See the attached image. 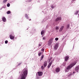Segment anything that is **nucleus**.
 Wrapping results in <instances>:
<instances>
[{
	"instance_id": "obj_1",
	"label": "nucleus",
	"mask_w": 79,
	"mask_h": 79,
	"mask_svg": "<svg viewBox=\"0 0 79 79\" xmlns=\"http://www.w3.org/2000/svg\"><path fill=\"white\" fill-rule=\"evenodd\" d=\"M27 67H26L22 71L21 75V78L20 79H25L27 75Z\"/></svg>"
},
{
	"instance_id": "obj_2",
	"label": "nucleus",
	"mask_w": 79,
	"mask_h": 79,
	"mask_svg": "<svg viewBox=\"0 0 79 79\" xmlns=\"http://www.w3.org/2000/svg\"><path fill=\"white\" fill-rule=\"evenodd\" d=\"M76 63H74L71 64L70 65L67 66L66 69H67V70L70 69H71V68H73V67L74 65H76Z\"/></svg>"
},
{
	"instance_id": "obj_3",
	"label": "nucleus",
	"mask_w": 79,
	"mask_h": 79,
	"mask_svg": "<svg viewBox=\"0 0 79 79\" xmlns=\"http://www.w3.org/2000/svg\"><path fill=\"white\" fill-rule=\"evenodd\" d=\"M61 17H58L55 20V21L56 22V21H60L61 20Z\"/></svg>"
},
{
	"instance_id": "obj_4",
	"label": "nucleus",
	"mask_w": 79,
	"mask_h": 79,
	"mask_svg": "<svg viewBox=\"0 0 79 79\" xmlns=\"http://www.w3.org/2000/svg\"><path fill=\"white\" fill-rule=\"evenodd\" d=\"M37 73L38 74L39 76H41L43 74V72H38Z\"/></svg>"
},
{
	"instance_id": "obj_5",
	"label": "nucleus",
	"mask_w": 79,
	"mask_h": 79,
	"mask_svg": "<svg viewBox=\"0 0 79 79\" xmlns=\"http://www.w3.org/2000/svg\"><path fill=\"white\" fill-rule=\"evenodd\" d=\"M53 42V39H51L49 40V43H48V45H50L52 44V42Z\"/></svg>"
},
{
	"instance_id": "obj_6",
	"label": "nucleus",
	"mask_w": 79,
	"mask_h": 79,
	"mask_svg": "<svg viewBox=\"0 0 79 79\" xmlns=\"http://www.w3.org/2000/svg\"><path fill=\"white\" fill-rule=\"evenodd\" d=\"M79 70V66H77L76 67L75 69V71H77V73H78V70Z\"/></svg>"
},
{
	"instance_id": "obj_7",
	"label": "nucleus",
	"mask_w": 79,
	"mask_h": 79,
	"mask_svg": "<svg viewBox=\"0 0 79 79\" xmlns=\"http://www.w3.org/2000/svg\"><path fill=\"white\" fill-rule=\"evenodd\" d=\"M60 71V69L59 68H56V69L55 71L56 73H59Z\"/></svg>"
},
{
	"instance_id": "obj_8",
	"label": "nucleus",
	"mask_w": 79,
	"mask_h": 79,
	"mask_svg": "<svg viewBox=\"0 0 79 79\" xmlns=\"http://www.w3.org/2000/svg\"><path fill=\"white\" fill-rule=\"evenodd\" d=\"M10 38L11 40H13L15 39V36H12V35H10Z\"/></svg>"
},
{
	"instance_id": "obj_9",
	"label": "nucleus",
	"mask_w": 79,
	"mask_h": 79,
	"mask_svg": "<svg viewBox=\"0 0 79 79\" xmlns=\"http://www.w3.org/2000/svg\"><path fill=\"white\" fill-rule=\"evenodd\" d=\"M69 56H66L65 57L64 60L65 61H67L68 60H69Z\"/></svg>"
},
{
	"instance_id": "obj_10",
	"label": "nucleus",
	"mask_w": 79,
	"mask_h": 79,
	"mask_svg": "<svg viewBox=\"0 0 79 79\" xmlns=\"http://www.w3.org/2000/svg\"><path fill=\"white\" fill-rule=\"evenodd\" d=\"M52 62L51 61L50 63H49L48 65V69L50 68V67L51 66V65H52Z\"/></svg>"
},
{
	"instance_id": "obj_11",
	"label": "nucleus",
	"mask_w": 79,
	"mask_h": 79,
	"mask_svg": "<svg viewBox=\"0 0 79 79\" xmlns=\"http://www.w3.org/2000/svg\"><path fill=\"white\" fill-rule=\"evenodd\" d=\"M44 67L45 68V67L47 66V61H45L44 63Z\"/></svg>"
},
{
	"instance_id": "obj_12",
	"label": "nucleus",
	"mask_w": 79,
	"mask_h": 79,
	"mask_svg": "<svg viewBox=\"0 0 79 79\" xmlns=\"http://www.w3.org/2000/svg\"><path fill=\"white\" fill-rule=\"evenodd\" d=\"M63 28H64V26H61V27L60 28L59 31H60V32H61V31H63Z\"/></svg>"
},
{
	"instance_id": "obj_13",
	"label": "nucleus",
	"mask_w": 79,
	"mask_h": 79,
	"mask_svg": "<svg viewBox=\"0 0 79 79\" xmlns=\"http://www.w3.org/2000/svg\"><path fill=\"white\" fill-rule=\"evenodd\" d=\"M58 45L56 44L54 46V48L55 50H56V49H57L58 48Z\"/></svg>"
},
{
	"instance_id": "obj_14",
	"label": "nucleus",
	"mask_w": 79,
	"mask_h": 79,
	"mask_svg": "<svg viewBox=\"0 0 79 79\" xmlns=\"http://www.w3.org/2000/svg\"><path fill=\"white\" fill-rule=\"evenodd\" d=\"M2 20L3 22H6V18L5 17H3L2 18Z\"/></svg>"
},
{
	"instance_id": "obj_15",
	"label": "nucleus",
	"mask_w": 79,
	"mask_h": 79,
	"mask_svg": "<svg viewBox=\"0 0 79 79\" xmlns=\"http://www.w3.org/2000/svg\"><path fill=\"white\" fill-rule=\"evenodd\" d=\"M60 29L59 27H56V31H58V29Z\"/></svg>"
},
{
	"instance_id": "obj_16",
	"label": "nucleus",
	"mask_w": 79,
	"mask_h": 79,
	"mask_svg": "<svg viewBox=\"0 0 79 79\" xmlns=\"http://www.w3.org/2000/svg\"><path fill=\"white\" fill-rule=\"evenodd\" d=\"M25 17L27 18V19H29V17L28 16V15L27 14L25 15Z\"/></svg>"
},
{
	"instance_id": "obj_17",
	"label": "nucleus",
	"mask_w": 79,
	"mask_h": 79,
	"mask_svg": "<svg viewBox=\"0 0 79 79\" xmlns=\"http://www.w3.org/2000/svg\"><path fill=\"white\" fill-rule=\"evenodd\" d=\"M44 55H42L40 61H41L42 60V59H43V58H44Z\"/></svg>"
},
{
	"instance_id": "obj_18",
	"label": "nucleus",
	"mask_w": 79,
	"mask_h": 79,
	"mask_svg": "<svg viewBox=\"0 0 79 79\" xmlns=\"http://www.w3.org/2000/svg\"><path fill=\"white\" fill-rule=\"evenodd\" d=\"M41 35H43L44 34V31H42L41 33Z\"/></svg>"
},
{
	"instance_id": "obj_19",
	"label": "nucleus",
	"mask_w": 79,
	"mask_h": 79,
	"mask_svg": "<svg viewBox=\"0 0 79 79\" xmlns=\"http://www.w3.org/2000/svg\"><path fill=\"white\" fill-rule=\"evenodd\" d=\"M42 45V44L41 43H40L38 45V47H40V46Z\"/></svg>"
},
{
	"instance_id": "obj_20",
	"label": "nucleus",
	"mask_w": 79,
	"mask_h": 79,
	"mask_svg": "<svg viewBox=\"0 0 79 79\" xmlns=\"http://www.w3.org/2000/svg\"><path fill=\"white\" fill-rule=\"evenodd\" d=\"M78 13H79V11L78 10L77 11L75 14V15H77Z\"/></svg>"
},
{
	"instance_id": "obj_21",
	"label": "nucleus",
	"mask_w": 79,
	"mask_h": 79,
	"mask_svg": "<svg viewBox=\"0 0 79 79\" xmlns=\"http://www.w3.org/2000/svg\"><path fill=\"white\" fill-rule=\"evenodd\" d=\"M7 2V0H4L3 1V3H5Z\"/></svg>"
},
{
	"instance_id": "obj_22",
	"label": "nucleus",
	"mask_w": 79,
	"mask_h": 79,
	"mask_svg": "<svg viewBox=\"0 0 79 79\" xmlns=\"http://www.w3.org/2000/svg\"><path fill=\"white\" fill-rule=\"evenodd\" d=\"M10 3H8L7 5V6H8V7H9V6H10Z\"/></svg>"
},
{
	"instance_id": "obj_23",
	"label": "nucleus",
	"mask_w": 79,
	"mask_h": 79,
	"mask_svg": "<svg viewBox=\"0 0 79 79\" xmlns=\"http://www.w3.org/2000/svg\"><path fill=\"white\" fill-rule=\"evenodd\" d=\"M11 12H10V11H8L7 12V14H10V13Z\"/></svg>"
},
{
	"instance_id": "obj_24",
	"label": "nucleus",
	"mask_w": 79,
	"mask_h": 79,
	"mask_svg": "<svg viewBox=\"0 0 79 79\" xmlns=\"http://www.w3.org/2000/svg\"><path fill=\"white\" fill-rule=\"evenodd\" d=\"M41 51H42V52H44V48H42L41 50Z\"/></svg>"
},
{
	"instance_id": "obj_25",
	"label": "nucleus",
	"mask_w": 79,
	"mask_h": 79,
	"mask_svg": "<svg viewBox=\"0 0 79 79\" xmlns=\"http://www.w3.org/2000/svg\"><path fill=\"white\" fill-rule=\"evenodd\" d=\"M58 40V38H55V40H56V41H57V40Z\"/></svg>"
},
{
	"instance_id": "obj_26",
	"label": "nucleus",
	"mask_w": 79,
	"mask_h": 79,
	"mask_svg": "<svg viewBox=\"0 0 79 79\" xmlns=\"http://www.w3.org/2000/svg\"><path fill=\"white\" fill-rule=\"evenodd\" d=\"M72 75V73H70L68 75V76H71Z\"/></svg>"
},
{
	"instance_id": "obj_27",
	"label": "nucleus",
	"mask_w": 79,
	"mask_h": 79,
	"mask_svg": "<svg viewBox=\"0 0 79 79\" xmlns=\"http://www.w3.org/2000/svg\"><path fill=\"white\" fill-rule=\"evenodd\" d=\"M41 55V52L38 53V55H39V56H40Z\"/></svg>"
},
{
	"instance_id": "obj_28",
	"label": "nucleus",
	"mask_w": 79,
	"mask_h": 79,
	"mask_svg": "<svg viewBox=\"0 0 79 79\" xmlns=\"http://www.w3.org/2000/svg\"><path fill=\"white\" fill-rule=\"evenodd\" d=\"M69 25H67V28L68 29V28H69Z\"/></svg>"
},
{
	"instance_id": "obj_29",
	"label": "nucleus",
	"mask_w": 79,
	"mask_h": 79,
	"mask_svg": "<svg viewBox=\"0 0 79 79\" xmlns=\"http://www.w3.org/2000/svg\"><path fill=\"white\" fill-rule=\"evenodd\" d=\"M5 44H8V41L7 40H6L5 41Z\"/></svg>"
},
{
	"instance_id": "obj_30",
	"label": "nucleus",
	"mask_w": 79,
	"mask_h": 79,
	"mask_svg": "<svg viewBox=\"0 0 79 79\" xmlns=\"http://www.w3.org/2000/svg\"><path fill=\"white\" fill-rule=\"evenodd\" d=\"M41 69H43H43H44V66H41Z\"/></svg>"
},
{
	"instance_id": "obj_31",
	"label": "nucleus",
	"mask_w": 79,
	"mask_h": 79,
	"mask_svg": "<svg viewBox=\"0 0 79 79\" xmlns=\"http://www.w3.org/2000/svg\"><path fill=\"white\" fill-rule=\"evenodd\" d=\"M31 1V0H27V2H30Z\"/></svg>"
},
{
	"instance_id": "obj_32",
	"label": "nucleus",
	"mask_w": 79,
	"mask_h": 79,
	"mask_svg": "<svg viewBox=\"0 0 79 79\" xmlns=\"http://www.w3.org/2000/svg\"><path fill=\"white\" fill-rule=\"evenodd\" d=\"M46 38V37H44L43 38V40H45V39Z\"/></svg>"
},
{
	"instance_id": "obj_33",
	"label": "nucleus",
	"mask_w": 79,
	"mask_h": 79,
	"mask_svg": "<svg viewBox=\"0 0 79 79\" xmlns=\"http://www.w3.org/2000/svg\"><path fill=\"white\" fill-rule=\"evenodd\" d=\"M51 59H52V58H50L49 59L48 62H50V60H51Z\"/></svg>"
},
{
	"instance_id": "obj_34",
	"label": "nucleus",
	"mask_w": 79,
	"mask_h": 79,
	"mask_svg": "<svg viewBox=\"0 0 79 79\" xmlns=\"http://www.w3.org/2000/svg\"><path fill=\"white\" fill-rule=\"evenodd\" d=\"M65 71L66 73V72H68V70H67V69L65 70Z\"/></svg>"
},
{
	"instance_id": "obj_35",
	"label": "nucleus",
	"mask_w": 79,
	"mask_h": 79,
	"mask_svg": "<svg viewBox=\"0 0 79 79\" xmlns=\"http://www.w3.org/2000/svg\"><path fill=\"white\" fill-rule=\"evenodd\" d=\"M51 7L52 8H54V6H51Z\"/></svg>"
},
{
	"instance_id": "obj_36",
	"label": "nucleus",
	"mask_w": 79,
	"mask_h": 79,
	"mask_svg": "<svg viewBox=\"0 0 79 79\" xmlns=\"http://www.w3.org/2000/svg\"><path fill=\"white\" fill-rule=\"evenodd\" d=\"M74 73H75V72H73V74H74Z\"/></svg>"
},
{
	"instance_id": "obj_37",
	"label": "nucleus",
	"mask_w": 79,
	"mask_h": 79,
	"mask_svg": "<svg viewBox=\"0 0 79 79\" xmlns=\"http://www.w3.org/2000/svg\"><path fill=\"white\" fill-rule=\"evenodd\" d=\"M29 20L30 21H31V19H29Z\"/></svg>"
},
{
	"instance_id": "obj_38",
	"label": "nucleus",
	"mask_w": 79,
	"mask_h": 79,
	"mask_svg": "<svg viewBox=\"0 0 79 79\" xmlns=\"http://www.w3.org/2000/svg\"><path fill=\"white\" fill-rule=\"evenodd\" d=\"M73 1L75 0H73Z\"/></svg>"
}]
</instances>
